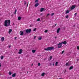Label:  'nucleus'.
Returning a JSON list of instances; mask_svg holds the SVG:
<instances>
[{"mask_svg":"<svg viewBox=\"0 0 79 79\" xmlns=\"http://www.w3.org/2000/svg\"><path fill=\"white\" fill-rule=\"evenodd\" d=\"M4 25L6 27H8L10 26V20H5Z\"/></svg>","mask_w":79,"mask_h":79,"instance_id":"obj_1","label":"nucleus"},{"mask_svg":"<svg viewBox=\"0 0 79 79\" xmlns=\"http://www.w3.org/2000/svg\"><path fill=\"white\" fill-rule=\"evenodd\" d=\"M54 49V48L53 47H49L47 48H44V50H46V51H49L50 50H53Z\"/></svg>","mask_w":79,"mask_h":79,"instance_id":"obj_2","label":"nucleus"},{"mask_svg":"<svg viewBox=\"0 0 79 79\" xmlns=\"http://www.w3.org/2000/svg\"><path fill=\"white\" fill-rule=\"evenodd\" d=\"M25 31L27 33H30L31 31V29H27V30H25Z\"/></svg>","mask_w":79,"mask_h":79,"instance_id":"obj_3","label":"nucleus"},{"mask_svg":"<svg viewBox=\"0 0 79 79\" xmlns=\"http://www.w3.org/2000/svg\"><path fill=\"white\" fill-rule=\"evenodd\" d=\"M57 45L58 48H61V47H62V44L61 43H60L57 44Z\"/></svg>","mask_w":79,"mask_h":79,"instance_id":"obj_4","label":"nucleus"},{"mask_svg":"<svg viewBox=\"0 0 79 79\" xmlns=\"http://www.w3.org/2000/svg\"><path fill=\"white\" fill-rule=\"evenodd\" d=\"M76 5H72L71 7V10H73V9H74V8H76Z\"/></svg>","mask_w":79,"mask_h":79,"instance_id":"obj_5","label":"nucleus"},{"mask_svg":"<svg viewBox=\"0 0 79 79\" xmlns=\"http://www.w3.org/2000/svg\"><path fill=\"white\" fill-rule=\"evenodd\" d=\"M61 43L63 44H64V45H66L67 44V42H66V41H63L61 42Z\"/></svg>","mask_w":79,"mask_h":79,"instance_id":"obj_6","label":"nucleus"},{"mask_svg":"<svg viewBox=\"0 0 79 79\" xmlns=\"http://www.w3.org/2000/svg\"><path fill=\"white\" fill-rule=\"evenodd\" d=\"M19 33L20 35H23V34H24V32L21 31Z\"/></svg>","mask_w":79,"mask_h":79,"instance_id":"obj_7","label":"nucleus"},{"mask_svg":"<svg viewBox=\"0 0 79 79\" xmlns=\"http://www.w3.org/2000/svg\"><path fill=\"white\" fill-rule=\"evenodd\" d=\"M5 40V38L4 37H2L1 39V40L2 42H3L4 41V40Z\"/></svg>","mask_w":79,"mask_h":79,"instance_id":"obj_8","label":"nucleus"},{"mask_svg":"<svg viewBox=\"0 0 79 79\" xmlns=\"http://www.w3.org/2000/svg\"><path fill=\"white\" fill-rule=\"evenodd\" d=\"M22 52H23V50H22V49H20L19 50V54H21L22 53Z\"/></svg>","mask_w":79,"mask_h":79,"instance_id":"obj_9","label":"nucleus"},{"mask_svg":"<svg viewBox=\"0 0 79 79\" xmlns=\"http://www.w3.org/2000/svg\"><path fill=\"white\" fill-rule=\"evenodd\" d=\"M60 28H58L57 30V34H58V33H59V32H60Z\"/></svg>","mask_w":79,"mask_h":79,"instance_id":"obj_10","label":"nucleus"},{"mask_svg":"<svg viewBox=\"0 0 79 79\" xmlns=\"http://www.w3.org/2000/svg\"><path fill=\"white\" fill-rule=\"evenodd\" d=\"M42 36H40L38 37V40H42Z\"/></svg>","mask_w":79,"mask_h":79,"instance_id":"obj_11","label":"nucleus"},{"mask_svg":"<svg viewBox=\"0 0 79 79\" xmlns=\"http://www.w3.org/2000/svg\"><path fill=\"white\" fill-rule=\"evenodd\" d=\"M44 10V8H41L40 10V11L41 12H42Z\"/></svg>","mask_w":79,"mask_h":79,"instance_id":"obj_12","label":"nucleus"},{"mask_svg":"<svg viewBox=\"0 0 79 79\" xmlns=\"http://www.w3.org/2000/svg\"><path fill=\"white\" fill-rule=\"evenodd\" d=\"M39 3H37L35 4V6L36 7H37V6H39Z\"/></svg>","mask_w":79,"mask_h":79,"instance_id":"obj_13","label":"nucleus"},{"mask_svg":"<svg viewBox=\"0 0 79 79\" xmlns=\"http://www.w3.org/2000/svg\"><path fill=\"white\" fill-rule=\"evenodd\" d=\"M12 77H15L16 76V73H14L12 75Z\"/></svg>","mask_w":79,"mask_h":79,"instance_id":"obj_14","label":"nucleus"},{"mask_svg":"<svg viewBox=\"0 0 79 79\" xmlns=\"http://www.w3.org/2000/svg\"><path fill=\"white\" fill-rule=\"evenodd\" d=\"M12 31V30L11 29H10L9 31V33L10 34V33H11Z\"/></svg>","mask_w":79,"mask_h":79,"instance_id":"obj_15","label":"nucleus"},{"mask_svg":"<svg viewBox=\"0 0 79 79\" xmlns=\"http://www.w3.org/2000/svg\"><path fill=\"white\" fill-rule=\"evenodd\" d=\"M35 51H36V50H32V52L33 53H34L35 52Z\"/></svg>","mask_w":79,"mask_h":79,"instance_id":"obj_16","label":"nucleus"},{"mask_svg":"<svg viewBox=\"0 0 79 79\" xmlns=\"http://www.w3.org/2000/svg\"><path fill=\"white\" fill-rule=\"evenodd\" d=\"M69 12V11L68 10H66V14H68V13Z\"/></svg>","mask_w":79,"mask_h":79,"instance_id":"obj_17","label":"nucleus"},{"mask_svg":"<svg viewBox=\"0 0 79 79\" xmlns=\"http://www.w3.org/2000/svg\"><path fill=\"white\" fill-rule=\"evenodd\" d=\"M73 66H72L70 67L69 68V69H70V70H71V69H73Z\"/></svg>","mask_w":79,"mask_h":79,"instance_id":"obj_18","label":"nucleus"},{"mask_svg":"<svg viewBox=\"0 0 79 79\" xmlns=\"http://www.w3.org/2000/svg\"><path fill=\"white\" fill-rule=\"evenodd\" d=\"M66 66H69V64H68V63H67L66 64Z\"/></svg>","mask_w":79,"mask_h":79,"instance_id":"obj_19","label":"nucleus"},{"mask_svg":"<svg viewBox=\"0 0 79 79\" xmlns=\"http://www.w3.org/2000/svg\"><path fill=\"white\" fill-rule=\"evenodd\" d=\"M21 17H18V19L19 20H21Z\"/></svg>","mask_w":79,"mask_h":79,"instance_id":"obj_20","label":"nucleus"},{"mask_svg":"<svg viewBox=\"0 0 79 79\" xmlns=\"http://www.w3.org/2000/svg\"><path fill=\"white\" fill-rule=\"evenodd\" d=\"M11 74H12V73H11V72L10 71L9 72V75H11Z\"/></svg>","mask_w":79,"mask_h":79,"instance_id":"obj_21","label":"nucleus"},{"mask_svg":"<svg viewBox=\"0 0 79 79\" xmlns=\"http://www.w3.org/2000/svg\"><path fill=\"white\" fill-rule=\"evenodd\" d=\"M58 62H56V64H55V66H57V65H58Z\"/></svg>","mask_w":79,"mask_h":79,"instance_id":"obj_22","label":"nucleus"},{"mask_svg":"<svg viewBox=\"0 0 79 79\" xmlns=\"http://www.w3.org/2000/svg\"><path fill=\"white\" fill-rule=\"evenodd\" d=\"M1 60H3V56H1Z\"/></svg>","mask_w":79,"mask_h":79,"instance_id":"obj_23","label":"nucleus"},{"mask_svg":"<svg viewBox=\"0 0 79 79\" xmlns=\"http://www.w3.org/2000/svg\"><path fill=\"white\" fill-rule=\"evenodd\" d=\"M45 73H42V76H44V75H45Z\"/></svg>","mask_w":79,"mask_h":79,"instance_id":"obj_24","label":"nucleus"},{"mask_svg":"<svg viewBox=\"0 0 79 79\" xmlns=\"http://www.w3.org/2000/svg\"><path fill=\"white\" fill-rule=\"evenodd\" d=\"M17 10H15V12H14V14H16V11Z\"/></svg>","mask_w":79,"mask_h":79,"instance_id":"obj_25","label":"nucleus"},{"mask_svg":"<svg viewBox=\"0 0 79 79\" xmlns=\"http://www.w3.org/2000/svg\"><path fill=\"white\" fill-rule=\"evenodd\" d=\"M40 18H39V19H37V21H40Z\"/></svg>","mask_w":79,"mask_h":79,"instance_id":"obj_26","label":"nucleus"},{"mask_svg":"<svg viewBox=\"0 0 79 79\" xmlns=\"http://www.w3.org/2000/svg\"><path fill=\"white\" fill-rule=\"evenodd\" d=\"M52 56H50V60H52Z\"/></svg>","mask_w":79,"mask_h":79,"instance_id":"obj_27","label":"nucleus"},{"mask_svg":"<svg viewBox=\"0 0 79 79\" xmlns=\"http://www.w3.org/2000/svg\"><path fill=\"white\" fill-rule=\"evenodd\" d=\"M48 32V30H46L44 31V32Z\"/></svg>","mask_w":79,"mask_h":79,"instance_id":"obj_28","label":"nucleus"},{"mask_svg":"<svg viewBox=\"0 0 79 79\" xmlns=\"http://www.w3.org/2000/svg\"><path fill=\"white\" fill-rule=\"evenodd\" d=\"M68 17H69V16L68 15H67L66 17V18H68Z\"/></svg>","mask_w":79,"mask_h":79,"instance_id":"obj_29","label":"nucleus"},{"mask_svg":"<svg viewBox=\"0 0 79 79\" xmlns=\"http://www.w3.org/2000/svg\"><path fill=\"white\" fill-rule=\"evenodd\" d=\"M64 51H62V52L61 54H63V53H64Z\"/></svg>","mask_w":79,"mask_h":79,"instance_id":"obj_30","label":"nucleus"},{"mask_svg":"<svg viewBox=\"0 0 79 79\" xmlns=\"http://www.w3.org/2000/svg\"><path fill=\"white\" fill-rule=\"evenodd\" d=\"M38 66H40V63H39L38 64Z\"/></svg>","mask_w":79,"mask_h":79,"instance_id":"obj_31","label":"nucleus"},{"mask_svg":"<svg viewBox=\"0 0 79 79\" xmlns=\"http://www.w3.org/2000/svg\"><path fill=\"white\" fill-rule=\"evenodd\" d=\"M38 0H35V2H38Z\"/></svg>","mask_w":79,"mask_h":79,"instance_id":"obj_32","label":"nucleus"},{"mask_svg":"<svg viewBox=\"0 0 79 79\" xmlns=\"http://www.w3.org/2000/svg\"><path fill=\"white\" fill-rule=\"evenodd\" d=\"M54 15V13H53L51 14V16H53Z\"/></svg>","mask_w":79,"mask_h":79,"instance_id":"obj_33","label":"nucleus"},{"mask_svg":"<svg viewBox=\"0 0 79 79\" xmlns=\"http://www.w3.org/2000/svg\"><path fill=\"white\" fill-rule=\"evenodd\" d=\"M36 30V28H35L33 30V31H35V30Z\"/></svg>","mask_w":79,"mask_h":79,"instance_id":"obj_34","label":"nucleus"},{"mask_svg":"<svg viewBox=\"0 0 79 79\" xmlns=\"http://www.w3.org/2000/svg\"><path fill=\"white\" fill-rule=\"evenodd\" d=\"M77 50H79V46L77 47Z\"/></svg>","mask_w":79,"mask_h":79,"instance_id":"obj_35","label":"nucleus"},{"mask_svg":"<svg viewBox=\"0 0 79 79\" xmlns=\"http://www.w3.org/2000/svg\"><path fill=\"white\" fill-rule=\"evenodd\" d=\"M50 15V14H48L47 15V16H48V15Z\"/></svg>","mask_w":79,"mask_h":79,"instance_id":"obj_36","label":"nucleus"},{"mask_svg":"<svg viewBox=\"0 0 79 79\" xmlns=\"http://www.w3.org/2000/svg\"><path fill=\"white\" fill-rule=\"evenodd\" d=\"M76 15H77V13H75L74 14L75 16H76Z\"/></svg>","mask_w":79,"mask_h":79,"instance_id":"obj_37","label":"nucleus"},{"mask_svg":"<svg viewBox=\"0 0 79 79\" xmlns=\"http://www.w3.org/2000/svg\"><path fill=\"white\" fill-rule=\"evenodd\" d=\"M35 38H36V36H35L34 37V39H35Z\"/></svg>","mask_w":79,"mask_h":79,"instance_id":"obj_38","label":"nucleus"},{"mask_svg":"<svg viewBox=\"0 0 79 79\" xmlns=\"http://www.w3.org/2000/svg\"><path fill=\"white\" fill-rule=\"evenodd\" d=\"M25 2V5L26 4V1H24Z\"/></svg>","mask_w":79,"mask_h":79,"instance_id":"obj_39","label":"nucleus"},{"mask_svg":"<svg viewBox=\"0 0 79 79\" xmlns=\"http://www.w3.org/2000/svg\"><path fill=\"white\" fill-rule=\"evenodd\" d=\"M17 38V37H15V40H16V39Z\"/></svg>","mask_w":79,"mask_h":79,"instance_id":"obj_40","label":"nucleus"},{"mask_svg":"<svg viewBox=\"0 0 79 79\" xmlns=\"http://www.w3.org/2000/svg\"><path fill=\"white\" fill-rule=\"evenodd\" d=\"M66 70H65V71L64 72V73H66Z\"/></svg>","mask_w":79,"mask_h":79,"instance_id":"obj_41","label":"nucleus"},{"mask_svg":"<svg viewBox=\"0 0 79 79\" xmlns=\"http://www.w3.org/2000/svg\"><path fill=\"white\" fill-rule=\"evenodd\" d=\"M11 47V46H9V48H10Z\"/></svg>","mask_w":79,"mask_h":79,"instance_id":"obj_42","label":"nucleus"},{"mask_svg":"<svg viewBox=\"0 0 79 79\" xmlns=\"http://www.w3.org/2000/svg\"><path fill=\"white\" fill-rule=\"evenodd\" d=\"M53 66H54V65H55V64H54V63H53L52 64Z\"/></svg>","mask_w":79,"mask_h":79,"instance_id":"obj_43","label":"nucleus"},{"mask_svg":"<svg viewBox=\"0 0 79 79\" xmlns=\"http://www.w3.org/2000/svg\"><path fill=\"white\" fill-rule=\"evenodd\" d=\"M77 61H79V59H77Z\"/></svg>","mask_w":79,"mask_h":79,"instance_id":"obj_44","label":"nucleus"},{"mask_svg":"<svg viewBox=\"0 0 79 79\" xmlns=\"http://www.w3.org/2000/svg\"><path fill=\"white\" fill-rule=\"evenodd\" d=\"M1 64H0V67H1Z\"/></svg>","mask_w":79,"mask_h":79,"instance_id":"obj_45","label":"nucleus"},{"mask_svg":"<svg viewBox=\"0 0 79 79\" xmlns=\"http://www.w3.org/2000/svg\"><path fill=\"white\" fill-rule=\"evenodd\" d=\"M29 4V3H28L27 4V6H28V4Z\"/></svg>","mask_w":79,"mask_h":79,"instance_id":"obj_46","label":"nucleus"},{"mask_svg":"<svg viewBox=\"0 0 79 79\" xmlns=\"http://www.w3.org/2000/svg\"><path fill=\"white\" fill-rule=\"evenodd\" d=\"M55 26H56V24H55Z\"/></svg>","mask_w":79,"mask_h":79,"instance_id":"obj_47","label":"nucleus"},{"mask_svg":"<svg viewBox=\"0 0 79 79\" xmlns=\"http://www.w3.org/2000/svg\"><path fill=\"white\" fill-rule=\"evenodd\" d=\"M27 73H28V72H27Z\"/></svg>","mask_w":79,"mask_h":79,"instance_id":"obj_48","label":"nucleus"}]
</instances>
